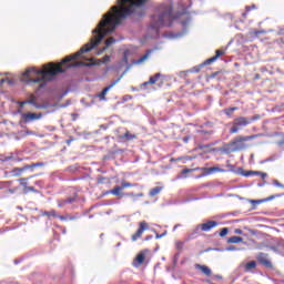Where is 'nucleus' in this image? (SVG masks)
Segmentation results:
<instances>
[{
    "label": "nucleus",
    "instance_id": "f257e3e1",
    "mask_svg": "<svg viewBox=\"0 0 284 284\" xmlns=\"http://www.w3.org/2000/svg\"><path fill=\"white\" fill-rule=\"evenodd\" d=\"M116 30V26L112 24L110 20L102 19L98 27L93 30V37L91 38L90 42L84 44L78 52L72 55L64 58L60 63H49L44 64L42 69H37L34 67L27 69L20 77V81L26 83V85L30 83H41L43 81H52V78L57 77V74H61L65 72L63 65H68L70 61H77L79 59H83L82 54L85 52H90L94 50L101 41L105 38L106 34H111Z\"/></svg>",
    "mask_w": 284,
    "mask_h": 284
},
{
    "label": "nucleus",
    "instance_id": "f03ea898",
    "mask_svg": "<svg viewBox=\"0 0 284 284\" xmlns=\"http://www.w3.org/2000/svg\"><path fill=\"white\" fill-rule=\"evenodd\" d=\"M150 0H118V6H113L109 12L103 16L105 21L112 26H119L123 19L130 17L141 6H145Z\"/></svg>",
    "mask_w": 284,
    "mask_h": 284
},
{
    "label": "nucleus",
    "instance_id": "7ed1b4c3",
    "mask_svg": "<svg viewBox=\"0 0 284 284\" xmlns=\"http://www.w3.org/2000/svg\"><path fill=\"white\" fill-rule=\"evenodd\" d=\"M172 10V4H161L158 7V14H154L151 19L152 30H159V28L172 26V21H174V13Z\"/></svg>",
    "mask_w": 284,
    "mask_h": 284
},
{
    "label": "nucleus",
    "instance_id": "20e7f679",
    "mask_svg": "<svg viewBox=\"0 0 284 284\" xmlns=\"http://www.w3.org/2000/svg\"><path fill=\"white\" fill-rule=\"evenodd\" d=\"M254 135H239L235 136L229 144L227 146L232 150V152H239L241 150H245V141H252L254 139Z\"/></svg>",
    "mask_w": 284,
    "mask_h": 284
},
{
    "label": "nucleus",
    "instance_id": "39448f33",
    "mask_svg": "<svg viewBox=\"0 0 284 284\" xmlns=\"http://www.w3.org/2000/svg\"><path fill=\"white\" fill-rule=\"evenodd\" d=\"M252 121H254V119H250L246 116L235 118L232 122V126L230 128V134L239 133V130H242V128H247V125H250Z\"/></svg>",
    "mask_w": 284,
    "mask_h": 284
},
{
    "label": "nucleus",
    "instance_id": "423d86ee",
    "mask_svg": "<svg viewBox=\"0 0 284 284\" xmlns=\"http://www.w3.org/2000/svg\"><path fill=\"white\" fill-rule=\"evenodd\" d=\"M145 230H150V224H148V222H145V221H141L139 223V229L131 236V241H133V242L139 241V239H141L143 236V232H145Z\"/></svg>",
    "mask_w": 284,
    "mask_h": 284
},
{
    "label": "nucleus",
    "instance_id": "0eeeda50",
    "mask_svg": "<svg viewBox=\"0 0 284 284\" xmlns=\"http://www.w3.org/2000/svg\"><path fill=\"white\" fill-rule=\"evenodd\" d=\"M33 178L34 176H29V178H23L19 180L20 185H22L23 187L24 194H28L30 192H38L37 189H34V186L30 184V179H33Z\"/></svg>",
    "mask_w": 284,
    "mask_h": 284
},
{
    "label": "nucleus",
    "instance_id": "6e6552de",
    "mask_svg": "<svg viewBox=\"0 0 284 284\" xmlns=\"http://www.w3.org/2000/svg\"><path fill=\"white\" fill-rule=\"evenodd\" d=\"M121 79H123V75H121L120 78L113 80L111 82V84H109L106 88H104L101 93L99 94V99L103 100L105 99V94H108V92H110V90H112V88H114V85H116V83H119V81H121Z\"/></svg>",
    "mask_w": 284,
    "mask_h": 284
},
{
    "label": "nucleus",
    "instance_id": "1a4fd4ad",
    "mask_svg": "<svg viewBox=\"0 0 284 284\" xmlns=\"http://www.w3.org/2000/svg\"><path fill=\"white\" fill-rule=\"evenodd\" d=\"M219 226V222L216 221H207L200 225L202 232H210V230H214V227Z\"/></svg>",
    "mask_w": 284,
    "mask_h": 284
},
{
    "label": "nucleus",
    "instance_id": "9d476101",
    "mask_svg": "<svg viewBox=\"0 0 284 284\" xmlns=\"http://www.w3.org/2000/svg\"><path fill=\"white\" fill-rule=\"evenodd\" d=\"M40 116L41 114H37V113H23L22 120L24 121V123H30V121L39 120Z\"/></svg>",
    "mask_w": 284,
    "mask_h": 284
},
{
    "label": "nucleus",
    "instance_id": "9b49d317",
    "mask_svg": "<svg viewBox=\"0 0 284 284\" xmlns=\"http://www.w3.org/2000/svg\"><path fill=\"white\" fill-rule=\"evenodd\" d=\"M145 263V253L140 252L133 261V267H141V264Z\"/></svg>",
    "mask_w": 284,
    "mask_h": 284
},
{
    "label": "nucleus",
    "instance_id": "f8f14e48",
    "mask_svg": "<svg viewBox=\"0 0 284 284\" xmlns=\"http://www.w3.org/2000/svg\"><path fill=\"white\" fill-rule=\"evenodd\" d=\"M223 54H225V51L223 50H216L215 51V55L207 59L205 62H204V65H210L211 63H214V61H216V59H219V57H223Z\"/></svg>",
    "mask_w": 284,
    "mask_h": 284
},
{
    "label": "nucleus",
    "instance_id": "ddd939ff",
    "mask_svg": "<svg viewBox=\"0 0 284 284\" xmlns=\"http://www.w3.org/2000/svg\"><path fill=\"white\" fill-rule=\"evenodd\" d=\"M195 270H200V272H202V274H204L205 276H212V270L210 268V266L196 264Z\"/></svg>",
    "mask_w": 284,
    "mask_h": 284
},
{
    "label": "nucleus",
    "instance_id": "4468645a",
    "mask_svg": "<svg viewBox=\"0 0 284 284\" xmlns=\"http://www.w3.org/2000/svg\"><path fill=\"white\" fill-rule=\"evenodd\" d=\"M161 77H163L161 73H155L154 75H152L149 81L143 82L142 85H154V83H156L159 81V79H161Z\"/></svg>",
    "mask_w": 284,
    "mask_h": 284
},
{
    "label": "nucleus",
    "instance_id": "2eb2a0df",
    "mask_svg": "<svg viewBox=\"0 0 284 284\" xmlns=\"http://www.w3.org/2000/svg\"><path fill=\"white\" fill-rule=\"evenodd\" d=\"M90 65H94V63H85L83 61H78L74 63L67 64V68H81V67L90 68Z\"/></svg>",
    "mask_w": 284,
    "mask_h": 284
},
{
    "label": "nucleus",
    "instance_id": "dca6fc26",
    "mask_svg": "<svg viewBox=\"0 0 284 284\" xmlns=\"http://www.w3.org/2000/svg\"><path fill=\"white\" fill-rule=\"evenodd\" d=\"M244 176H261L262 179H266L267 173H263L261 171H248L244 174Z\"/></svg>",
    "mask_w": 284,
    "mask_h": 284
},
{
    "label": "nucleus",
    "instance_id": "f3484780",
    "mask_svg": "<svg viewBox=\"0 0 284 284\" xmlns=\"http://www.w3.org/2000/svg\"><path fill=\"white\" fill-rule=\"evenodd\" d=\"M121 192H123V187L116 185L112 190L106 191L105 194H112L113 196H121Z\"/></svg>",
    "mask_w": 284,
    "mask_h": 284
},
{
    "label": "nucleus",
    "instance_id": "a211bd4d",
    "mask_svg": "<svg viewBox=\"0 0 284 284\" xmlns=\"http://www.w3.org/2000/svg\"><path fill=\"white\" fill-rule=\"evenodd\" d=\"M119 139H125V141H134V139H136V135L130 133V131H126L123 135H120Z\"/></svg>",
    "mask_w": 284,
    "mask_h": 284
},
{
    "label": "nucleus",
    "instance_id": "6ab92c4d",
    "mask_svg": "<svg viewBox=\"0 0 284 284\" xmlns=\"http://www.w3.org/2000/svg\"><path fill=\"white\" fill-rule=\"evenodd\" d=\"M252 270H256V262L255 261L247 262L244 266L245 272H252Z\"/></svg>",
    "mask_w": 284,
    "mask_h": 284
},
{
    "label": "nucleus",
    "instance_id": "aec40b11",
    "mask_svg": "<svg viewBox=\"0 0 284 284\" xmlns=\"http://www.w3.org/2000/svg\"><path fill=\"white\" fill-rule=\"evenodd\" d=\"M227 243H231V244L243 243V237H241V236H231V237L227 239Z\"/></svg>",
    "mask_w": 284,
    "mask_h": 284
},
{
    "label": "nucleus",
    "instance_id": "412c9836",
    "mask_svg": "<svg viewBox=\"0 0 284 284\" xmlns=\"http://www.w3.org/2000/svg\"><path fill=\"white\" fill-rule=\"evenodd\" d=\"M151 53H152V51L148 50L144 55H142L140 59H138L135 61V63L139 65V64L143 63L144 61H148V58L150 57Z\"/></svg>",
    "mask_w": 284,
    "mask_h": 284
},
{
    "label": "nucleus",
    "instance_id": "4be33fe9",
    "mask_svg": "<svg viewBox=\"0 0 284 284\" xmlns=\"http://www.w3.org/2000/svg\"><path fill=\"white\" fill-rule=\"evenodd\" d=\"M236 110H239L236 106H232V108L224 109L223 112L224 114H226V116H232V114H234Z\"/></svg>",
    "mask_w": 284,
    "mask_h": 284
},
{
    "label": "nucleus",
    "instance_id": "5701e85b",
    "mask_svg": "<svg viewBox=\"0 0 284 284\" xmlns=\"http://www.w3.org/2000/svg\"><path fill=\"white\" fill-rule=\"evenodd\" d=\"M43 216H48L49 219H50V216H52L53 219L59 217V215L57 214L55 210L44 211L43 212Z\"/></svg>",
    "mask_w": 284,
    "mask_h": 284
},
{
    "label": "nucleus",
    "instance_id": "b1692460",
    "mask_svg": "<svg viewBox=\"0 0 284 284\" xmlns=\"http://www.w3.org/2000/svg\"><path fill=\"white\" fill-rule=\"evenodd\" d=\"M43 162L31 163L27 165V170H34V168H43Z\"/></svg>",
    "mask_w": 284,
    "mask_h": 284
},
{
    "label": "nucleus",
    "instance_id": "393cba45",
    "mask_svg": "<svg viewBox=\"0 0 284 284\" xmlns=\"http://www.w3.org/2000/svg\"><path fill=\"white\" fill-rule=\"evenodd\" d=\"M113 43H116V40L110 37L109 39L105 40V48H103V50H108V48H110V45H112Z\"/></svg>",
    "mask_w": 284,
    "mask_h": 284
},
{
    "label": "nucleus",
    "instance_id": "a878e982",
    "mask_svg": "<svg viewBox=\"0 0 284 284\" xmlns=\"http://www.w3.org/2000/svg\"><path fill=\"white\" fill-rule=\"evenodd\" d=\"M160 193H161V187L155 186V187L151 189L150 196H156V194H160Z\"/></svg>",
    "mask_w": 284,
    "mask_h": 284
},
{
    "label": "nucleus",
    "instance_id": "bb28decb",
    "mask_svg": "<svg viewBox=\"0 0 284 284\" xmlns=\"http://www.w3.org/2000/svg\"><path fill=\"white\" fill-rule=\"evenodd\" d=\"M98 183H99V185H103L105 183H110V179L100 176V178H98Z\"/></svg>",
    "mask_w": 284,
    "mask_h": 284
},
{
    "label": "nucleus",
    "instance_id": "cd10ccee",
    "mask_svg": "<svg viewBox=\"0 0 284 284\" xmlns=\"http://www.w3.org/2000/svg\"><path fill=\"white\" fill-rule=\"evenodd\" d=\"M207 170V172L212 173V172H224L223 169L219 168V166H212V168H209V169H205Z\"/></svg>",
    "mask_w": 284,
    "mask_h": 284
},
{
    "label": "nucleus",
    "instance_id": "c85d7f7f",
    "mask_svg": "<svg viewBox=\"0 0 284 284\" xmlns=\"http://www.w3.org/2000/svg\"><path fill=\"white\" fill-rule=\"evenodd\" d=\"M195 170H199V168H196V169H183L181 174H182V176H185V174H190V172H194Z\"/></svg>",
    "mask_w": 284,
    "mask_h": 284
},
{
    "label": "nucleus",
    "instance_id": "c756f323",
    "mask_svg": "<svg viewBox=\"0 0 284 284\" xmlns=\"http://www.w3.org/2000/svg\"><path fill=\"white\" fill-rule=\"evenodd\" d=\"M230 233V229L227 227H223L221 231H220V236H227V234Z\"/></svg>",
    "mask_w": 284,
    "mask_h": 284
},
{
    "label": "nucleus",
    "instance_id": "7c9ffc66",
    "mask_svg": "<svg viewBox=\"0 0 284 284\" xmlns=\"http://www.w3.org/2000/svg\"><path fill=\"white\" fill-rule=\"evenodd\" d=\"M120 187H122V190H125V187H132V183L123 181Z\"/></svg>",
    "mask_w": 284,
    "mask_h": 284
},
{
    "label": "nucleus",
    "instance_id": "2f4dec72",
    "mask_svg": "<svg viewBox=\"0 0 284 284\" xmlns=\"http://www.w3.org/2000/svg\"><path fill=\"white\" fill-rule=\"evenodd\" d=\"M272 199H274V195H272V196H270V197H267L266 200H255V201H253V203H265V201H272Z\"/></svg>",
    "mask_w": 284,
    "mask_h": 284
},
{
    "label": "nucleus",
    "instance_id": "473e14b6",
    "mask_svg": "<svg viewBox=\"0 0 284 284\" xmlns=\"http://www.w3.org/2000/svg\"><path fill=\"white\" fill-rule=\"evenodd\" d=\"M65 205H68V202L65 201V199L58 201V207H65Z\"/></svg>",
    "mask_w": 284,
    "mask_h": 284
},
{
    "label": "nucleus",
    "instance_id": "72a5a7b5",
    "mask_svg": "<svg viewBox=\"0 0 284 284\" xmlns=\"http://www.w3.org/2000/svg\"><path fill=\"white\" fill-rule=\"evenodd\" d=\"M183 245H184V243L181 242V241L175 242V247H176V250H179V251L183 250Z\"/></svg>",
    "mask_w": 284,
    "mask_h": 284
},
{
    "label": "nucleus",
    "instance_id": "f704fd0d",
    "mask_svg": "<svg viewBox=\"0 0 284 284\" xmlns=\"http://www.w3.org/2000/svg\"><path fill=\"white\" fill-rule=\"evenodd\" d=\"M64 201H67V205H68L70 203H74V201H77V197H68V199H64Z\"/></svg>",
    "mask_w": 284,
    "mask_h": 284
},
{
    "label": "nucleus",
    "instance_id": "c9c22d12",
    "mask_svg": "<svg viewBox=\"0 0 284 284\" xmlns=\"http://www.w3.org/2000/svg\"><path fill=\"white\" fill-rule=\"evenodd\" d=\"M252 34H254L255 37H258V34H265V31L255 30L252 32Z\"/></svg>",
    "mask_w": 284,
    "mask_h": 284
},
{
    "label": "nucleus",
    "instance_id": "e433bc0d",
    "mask_svg": "<svg viewBox=\"0 0 284 284\" xmlns=\"http://www.w3.org/2000/svg\"><path fill=\"white\" fill-rule=\"evenodd\" d=\"M108 61H110V55H104V57H103V62H104V63H108Z\"/></svg>",
    "mask_w": 284,
    "mask_h": 284
},
{
    "label": "nucleus",
    "instance_id": "4c0bfd02",
    "mask_svg": "<svg viewBox=\"0 0 284 284\" xmlns=\"http://www.w3.org/2000/svg\"><path fill=\"white\" fill-rule=\"evenodd\" d=\"M236 234H243V230H241V229H235V231H234Z\"/></svg>",
    "mask_w": 284,
    "mask_h": 284
},
{
    "label": "nucleus",
    "instance_id": "58836bf2",
    "mask_svg": "<svg viewBox=\"0 0 284 284\" xmlns=\"http://www.w3.org/2000/svg\"><path fill=\"white\" fill-rule=\"evenodd\" d=\"M164 235H165V233H163V234H156V235H155V239H163Z\"/></svg>",
    "mask_w": 284,
    "mask_h": 284
},
{
    "label": "nucleus",
    "instance_id": "ea45409f",
    "mask_svg": "<svg viewBox=\"0 0 284 284\" xmlns=\"http://www.w3.org/2000/svg\"><path fill=\"white\" fill-rule=\"evenodd\" d=\"M174 161H181V158H178V159L172 158L171 162L174 163Z\"/></svg>",
    "mask_w": 284,
    "mask_h": 284
},
{
    "label": "nucleus",
    "instance_id": "a19ab883",
    "mask_svg": "<svg viewBox=\"0 0 284 284\" xmlns=\"http://www.w3.org/2000/svg\"><path fill=\"white\" fill-rule=\"evenodd\" d=\"M26 103H34V101L30 100V101H27V102H22V105H26Z\"/></svg>",
    "mask_w": 284,
    "mask_h": 284
},
{
    "label": "nucleus",
    "instance_id": "79ce46f5",
    "mask_svg": "<svg viewBox=\"0 0 284 284\" xmlns=\"http://www.w3.org/2000/svg\"><path fill=\"white\" fill-rule=\"evenodd\" d=\"M60 221H65V217L63 215L59 216Z\"/></svg>",
    "mask_w": 284,
    "mask_h": 284
},
{
    "label": "nucleus",
    "instance_id": "37998d69",
    "mask_svg": "<svg viewBox=\"0 0 284 284\" xmlns=\"http://www.w3.org/2000/svg\"><path fill=\"white\" fill-rule=\"evenodd\" d=\"M219 74V72H215V73H213L211 77H212V79H214V77H216Z\"/></svg>",
    "mask_w": 284,
    "mask_h": 284
},
{
    "label": "nucleus",
    "instance_id": "c03bdc74",
    "mask_svg": "<svg viewBox=\"0 0 284 284\" xmlns=\"http://www.w3.org/2000/svg\"><path fill=\"white\" fill-rule=\"evenodd\" d=\"M252 10V7H246V12H250Z\"/></svg>",
    "mask_w": 284,
    "mask_h": 284
},
{
    "label": "nucleus",
    "instance_id": "a18cd8bd",
    "mask_svg": "<svg viewBox=\"0 0 284 284\" xmlns=\"http://www.w3.org/2000/svg\"><path fill=\"white\" fill-rule=\"evenodd\" d=\"M264 264H265V265H270V262H268V261H266V262H264Z\"/></svg>",
    "mask_w": 284,
    "mask_h": 284
},
{
    "label": "nucleus",
    "instance_id": "49530a36",
    "mask_svg": "<svg viewBox=\"0 0 284 284\" xmlns=\"http://www.w3.org/2000/svg\"><path fill=\"white\" fill-rule=\"evenodd\" d=\"M243 17H247V13H243Z\"/></svg>",
    "mask_w": 284,
    "mask_h": 284
},
{
    "label": "nucleus",
    "instance_id": "de8ad7c7",
    "mask_svg": "<svg viewBox=\"0 0 284 284\" xmlns=\"http://www.w3.org/2000/svg\"><path fill=\"white\" fill-rule=\"evenodd\" d=\"M9 83H12V82L9 80Z\"/></svg>",
    "mask_w": 284,
    "mask_h": 284
}]
</instances>
